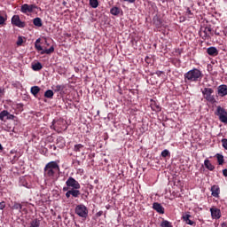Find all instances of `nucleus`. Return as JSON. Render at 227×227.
<instances>
[{
    "instance_id": "1",
    "label": "nucleus",
    "mask_w": 227,
    "mask_h": 227,
    "mask_svg": "<svg viewBox=\"0 0 227 227\" xmlns=\"http://www.w3.org/2000/svg\"><path fill=\"white\" fill-rule=\"evenodd\" d=\"M202 77L203 75L201 74V71L196 68L192 69L184 74L185 82H187V81H190L191 82H196L198 81H201Z\"/></svg>"
},
{
    "instance_id": "2",
    "label": "nucleus",
    "mask_w": 227,
    "mask_h": 227,
    "mask_svg": "<svg viewBox=\"0 0 227 227\" xmlns=\"http://www.w3.org/2000/svg\"><path fill=\"white\" fill-rule=\"evenodd\" d=\"M59 171V165L56 161H51L44 167V176L52 178Z\"/></svg>"
},
{
    "instance_id": "3",
    "label": "nucleus",
    "mask_w": 227,
    "mask_h": 227,
    "mask_svg": "<svg viewBox=\"0 0 227 227\" xmlns=\"http://www.w3.org/2000/svg\"><path fill=\"white\" fill-rule=\"evenodd\" d=\"M213 93H214V89L212 88H204V90H202V95L204 98L210 104H215V102H217L215 100V97L212 95Z\"/></svg>"
},
{
    "instance_id": "4",
    "label": "nucleus",
    "mask_w": 227,
    "mask_h": 227,
    "mask_svg": "<svg viewBox=\"0 0 227 227\" xmlns=\"http://www.w3.org/2000/svg\"><path fill=\"white\" fill-rule=\"evenodd\" d=\"M215 116H218L222 123H227V112L222 106H217L216 111L215 112Z\"/></svg>"
},
{
    "instance_id": "5",
    "label": "nucleus",
    "mask_w": 227,
    "mask_h": 227,
    "mask_svg": "<svg viewBox=\"0 0 227 227\" xmlns=\"http://www.w3.org/2000/svg\"><path fill=\"white\" fill-rule=\"evenodd\" d=\"M74 212L79 217H82L83 219H86L88 217V207L84 206V204L77 205Z\"/></svg>"
},
{
    "instance_id": "6",
    "label": "nucleus",
    "mask_w": 227,
    "mask_h": 227,
    "mask_svg": "<svg viewBox=\"0 0 227 227\" xmlns=\"http://www.w3.org/2000/svg\"><path fill=\"white\" fill-rule=\"evenodd\" d=\"M67 187H69L71 189H81V184L75 178L70 176L67 182H66Z\"/></svg>"
},
{
    "instance_id": "7",
    "label": "nucleus",
    "mask_w": 227,
    "mask_h": 227,
    "mask_svg": "<svg viewBox=\"0 0 227 227\" xmlns=\"http://www.w3.org/2000/svg\"><path fill=\"white\" fill-rule=\"evenodd\" d=\"M36 9H38V6H36L35 4H25L21 5L20 12L22 13H33V12H35V10H36Z\"/></svg>"
},
{
    "instance_id": "8",
    "label": "nucleus",
    "mask_w": 227,
    "mask_h": 227,
    "mask_svg": "<svg viewBox=\"0 0 227 227\" xmlns=\"http://www.w3.org/2000/svg\"><path fill=\"white\" fill-rule=\"evenodd\" d=\"M12 24L16 27H26V22L20 20V16L19 15H14L12 18Z\"/></svg>"
},
{
    "instance_id": "9",
    "label": "nucleus",
    "mask_w": 227,
    "mask_h": 227,
    "mask_svg": "<svg viewBox=\"0 0 227 227\" xmlns=\"http://www.w3.org/2000/svg\"><path fill=\"white\" fill-rule=\"evenodd\" d=\"M71 196H73V198H79V196H81V192L79 189L72 188L66 192V198H70Z\"/></svg>"
},
{
    "instance_id": "10",
    "label": "nucleus",
    "mask_w": 227,
    "mask_h": 227,
    "mask_svg": "<svg viewBox=\"0 0 227 227\" xmlns=\"http://www.w3.org/2000/svg\"><path fill=\"white\" fill-rule=\"evenodd\" d=\"M218 97H226L227 95V86L224 84L219 85L217 87Z\"/></svg>"
},
{
    "instance_id": "11",
    "label": "nucleus",
    "mask_w": 227,
    "mask_h": 227,
    "mask_svg": "<svg viewBox=\"0 0 227 227\" xmlns=\"http://www.w3.org/2000/svg\"><path fill=\"white\" fill-rule=\"evenodd\" d=\"M210 212L213 219H221V209L217 207H211Z\"/></svg>"
},
{
    "instance_id": "12",
    "label": "nucleus",
    "mask_w": 227,
    "mask_h": 227,
    "mask_svg": "<svg viewBox=\"0 0 227 227\" xmlns=\"http://www.w3.org/2000/svg\"><path fill=\"white\" fill-rule=\"evenodd\" d=\"M153 208L158 212V214H164V207H162V205H160L159 202H154L153 204Z\"/></svg>"
},
{
    "instance_id": "13",
    "label": "nucleus",
    "mask_w": 227,
    "mask_h": 227,
    "mask_svg": "<svg viewBox=\"0 0 227 227\" xmlns=\"http://www.w3.org/2000/svg\"><path fill=\"white\" fill-rule=\"evenodd\" d=\"M61 123H65V121L63 120H53L52 124L51 125V129H53V130H57V129H61V127H59V125H61Z\"/></svg>"
},
{
    "instance_id": "14",
    "label": "nucleus",
    "mask_w": 227,
    "mask_h": 227,
    "mask_svg": "<svg viewBox=\"0 0 227 227\" xmlns=\"http://www.w3.org/2000/svg\"><path fill=\"white\" fill-rule=\"evenodd\" d=\"M207 52L209 56H217L219 54V51L215 47H209L207 49Z\"/></svg>"
},
{
    "instance_id": "15",
    "label": "nucleus",
    "mask_w": 227,
    "mask_h": 227,
    "mask_svg": "<svg viewBox=\"0 0 227 227\" xmlns=\"http://www.w3.org/2000/svg\"><path fill=\"white\" fill-rule=\"evenodd\" d=\"M211 194L214 196V198H219V186L217 185H213L211 187Z\"/></svg>"
},
{
    "instance_id": "16",
    "label": "nucleus",
    "mask_w": 227,
    "mask_h": 227,
    "mask_svg": "<svg viewBox=\"0 0 227 227\" xmlns=\"http://www.w3.org/2000/svg\"><path fill=\"white\" fill-rule=\"evenodd\" d=\"M204 166L208 169L209 171H214L215 169V167L210 163V160H204Z\"/></svg>"
},
{
    "instance_id": "17",
    "label": "nucleus",
    "mask_w": 227,
    "mask_h": 227,
    "mask_svg": "<svg viewBox=\"0 0 227 227\" xmlns=\"http://www.w3.org/2000/svg\"><path fill=\"white\" fill-rule=\"evenodd\" d=\"M42 68H43V66H42V63L40 62L32 65V69L35 70V72H38L39 70H42Z\"/></svg>"
},
{
    "instance_id": "18",
    "label": "nucleus",
    "mask_w": 227,
    "mask_h": 227,
    "mask_svg": "<svg viewBox=\"0 0 227 227\" xmlns=\"http://www.w3.org/2000/svg\"><path fill=\"white\" fill-rule=\"evenodd\" d=\"M191 215H184L183 219L186 223V224H190V226H192L194 223L190 219Z\"/></svg>"
},
{
    "instance_id": "19",
    "label": "nucleus",
    "mask_w": 227,
    "mask_h": 227,
    "mask_svg": "<svg viewBox=\"0 0 227 227\" xmlns=\"http://www.w3.org/2000/svg\"><path fill=\"white\" fill-rule=\"evenodd\" d=\"M153 24H155L157 27H160V26H162V20H160V18H159V16L153 17Z\"/></svg>"
},
{
    "instance_id": "20",
    "label": "nucleus",
    "mask_w": 227,
    "mask_h": 227,
    "mask_svg": "<svg viewBox=\"0 0 227 227\" xmlns=\"http://www.w3.org/2000/svg\"><path fill=\"white\" fill-rule=\"evenodd\" d=\"M33 24H34V26H36L37 27H42V26H43V24L42 23V19H40V18L34 19Z\"/></svg>"
},
{
    "instance_id": "21",
    "label": "nucleus",
    "mask_w": 227,
    "mask_h": 227,
    "mask_svg": "<svg viewBox=\"0 0 227 227\" xmlns=\"http://www.w3.org/2000/svg\"><path fill=\"white\" fill-rule=\"evenodd\" d=\"M30 91H31L32 95H34V97H36V95H38V93H40V87L34 86L31 88Z\"/></svg>"
},
{
    "instance_id": "22",
    "label": "nucleus",
    "mask_w": 227,
    "mask_h": 227,
    "mask_svg": "<svg viewBox=\"0 0 227 227\" xmlns=\"http://www.w3.org/2000/svg\"><path fill=\"white\" fill-rule=\"evenodd\" d=\"M8 116H10V113L6 110L0 113V120H2V121H4V118H8Z\"/></svg>"
},
{
    "instance_id": "23",
    "label": "nucleus",
    "mask_w": 227,
    "mask_h": 227,
    "mask_svg": "<svg viewBox=\"0 0 227 227\" xmlns=\"http://www.w3.org/2000/svg\"><path fill=\"white\" fill-rule=\"evenodd\" d=\"M151 108L153 111H155L156 113L160 112V106L157 105V103L153 102L151 104Z\"/></svg>"
},
{
    "instance_id": "24",
    "label": "nucleus",
    "mask_w": 227,
    "mask_h": 227,
    "mask_svg": "<svg viewBox=\"0 0 227 227\" xmlns=\"http://www.w3.org/2000/svg\"><path fill=\"white\" fill-rule=\"evenodd\" d=\"M54 52V46H51L49 49L43 50L41 54H52Z\"/></svg>"
},
{
    "instance_id": "25",
    "label": "nucleus",
    "mask_w": 227,
    "mask_h": 227,
    "mask_svg": "<svg viewBox=\"0 0 227 227\" xmlns=\"http://www.w3.org/2000/svg\"><path fill=\"white\" fill-rule=\"evenodd\" d=\"M44 97L46 98H52V97H54V91L48 90L44 92Z\"/></svg>"
},
{
    "instance_id": "26",
    "label": "nucleus",
    "mask_w": 227,
    "mask_h": 227,
    "mask_svg": "<svg viewBox=\"0 0 227 227\" xmlns=\"http://www.w3.org/2000/svg\"><path fill=\"white\" fill-rule=\"evenodd\" d=\"M216 157H217L218 164L220 166H223V164H224V156H223L222 154H216Z\"/></svg>"
},
{
    "instance_id": "27",
    "label": "nucleus",
    "mask_w": 227,
    "mask_h": 227,
    "mask_svg": "<svg viewBox=\"0 0 227 227\" xmlns=\"http://www.w3.org/2000/svg\"><path fill=\"white\" fill-rule=\"evenodd\" d=\"M30 224V227H40V220L34 219Z\"/></svg>"
},
{
    "instance_id": "28",
    "label": "nucleus",
    "mask_w": 227,
    "mask_h": 227,
    "mask_svg": "<svg viewBox=\"0 0 227 227\" xmlns=\"http://www.w3.org/2000/svg\"><path fill=\"white\" fill-rule=\"evenodd\" d=\"M91 8H98V0H90Z\"/></svg>"
},
{
    "instance_id": "29",
    "label": "nucleus",
    "mask_w": 227,
    "mask_h": 227,
    "mask_svg": "<svg viewBox=\"0 0 227 227\" xmlns=\"http://www.w3.org/2000/svg\"><path fill=\"white\" fill-rule=\"evenodd\" d=\"M110 12L112 15H120V8L118 7H113Z\"/></svg>"
},
{
    "instance_id": "30",
    "label": "nucleus",
    "mask_w": 227,
    "mask_h": 227,
    "mask_svg": "<svg viewBox=\"0 0 227 227\" xmlns=\"http://www.w3.org/2000/svg\"><path fill=\"white\" fill-rule=\"evenodd\" d=\"M203 33L205 34V36H208V35H210V33H212V28L208 27H206L204 28Z\"/></svg>"
},
{
    "instance_id": "31",
    "label": "nucleus",
    "mask_w": 227,
    "mask_h": 227,
    "mask_svg": "<svg viewBox=\"0 0 227 227\" xmlns=\"http://www.w3.org/2000/svg\"><path fill=\"white\" fill-rule=\"evenodd\" d=\"M13 210H22V205L19 203H14L12 206Z\"/></svg>"
},
{
    "instance_id": "32",
    "label": "nucleus",
    "mask_w": 227,
    "mask_h": 227,
    "mask_svg": "<svg viewBox=\"0 0 227 227\" xmlns=\"http://www.w3.org/2000/svg\"><path fill=\"white\" fill-rule=\"evenodd\" d=\"M82 148H84V145H82V144H78L74 145V152H81Z\"/></svg>"
},
{
    "instance_id": "33",
    "label": "nucleus",
    "mask_w": 227,
    "mask_h": 227,
    "mask_svg": "<svg viewBox=\"0 0 227 227\" xmlns=\"http://www.w3.org/2000/svg\"><path fill=\"white\" fill-rule=\"evenodd\" d=\"M54 91H63V90H65V86L63 85H57L54 87Z\"/></svg>"
},
{
    "instance_id": "34",
    "label": "nucleus",
    "mask_w": 227,
    "mask_h": 227,
    "mask_svg": "<svg viewBox=\"0 0 227 227\" xmlns=\"http://www.w3.org/2000/svg\"><path fill=\"white\" fill-rule=\"evenodd\" d=\"M161 226L162 227H173V225H171V223L168 220L163 221L161 223Z\"/></svg>"
},
{
    "instance_id": "35",
    "label": "nucleus",
    "mask_w": 227,
    "mask_h": 227,
    "mask_svg": "<svg viewBox=\"0 0 227 227\" xmlns=\"http://www.w3.org/2000/svg\"><path fill=\"white\" fill-rule=\"evenodd\" d=\"M186 15L189 17V19H192L193 13L189 7L186 8Z\"/></svg>"
},
{
    "instance_id": "36",
    "label": "nucleus",
    "mask_w": 227,
    "mask_h": 227,
    "mask_svg": "<svg viewBox=\"0 0 227 227\" xmlns=\"http://www.w3.org/2000/svg\"><path fill=\"white\" fill-rule=\"evenodd\" d=\"M169 155V151L168 149H165L164 151L161 152V157H168Z\"/></svg>"
},
{
    "instance_id": "37",
    "label": "nucleus",
    "mask_w": 227,
    "mask_h": 227,
    "mask_svg": "<svg viewBox=\"0 0 227 227\" xmlns=\"http://www.w3.org/2000/svg\"><path fill=\"white\" fill-rule=\"evenodd\" d=\"M16 43L17 45H22V43H24V40L22 39V37L19 36Z\"/></svg>"
},
{
    "instance_id": "38",
    "label": "nucleus",
    "mask_w": 227,
    "mask_h": 227,
    "mask_svg": "<svg viewBox=\"0 0 227 227\" xmlns=\"http://www.w3.org/2000/svg\"><path fill=\"white\" fill-rule=\"evenodd\" d=\"M222 144H223V148L225 150H227V139L226 138L222 139Z\"/></svg>"
},
{
    "instance_id": "39",
    "label": "nucleus",
    "mask_w": 227,
    "mask_h": 227,
    "mask_svg": "<svg viewBox=\"0 0 227 227\" xmlns=\"http://www.w3.org/2000/svg\"><path fill=\"white\" fill-rule=\"evenodd\" d=\"M4 22H6V19H4L3 16H0V26L4 24Z\"/></svg>"
},
{
    "instance_id": "40",
    "label": "nucleus",
    "mask_w": 227,
    "mask_h": 227,
    "mask_svg": "<svg viewBox=\"0 0 227 227\" xmlns=\"http://www.w3.org/2000/svg\"><path fill=\"white\" fill-rule=\"evenodd\" d=\"M35 49H36L37 51H43V48L42 47V45H40V44H38V43H35Z\"/></svg>"
},
{
    "instance_id": "41",
    "label": "nucleus",
    "mask_w": 227,
    "mask_h": 227,
    "mask_svg": "<svg viewBox=\"0 0 227 227\" xmlns=\"http://www.w3.org/2000/svg\"><path fill=\"white\" fill-rule=\"evenodd\" d=\"M6 207V203L4 201L0 202V210H3Z\"/></svg>"
},
{
    "instance_id": "42",
    "label": "nucleus",
    "mask_w": 227,
    "mask_h": 227,
    "mask_svg": "<svg viewBox=\"0 0 227 227\" xmlns=\"http://www.w3.org/2000/svg\"><path fill=\"white\" fill-rule=\"evenodd\" d=\"M13 118H15V115L13 114H9V115H7V120H13Z\"/></svg>"
},
{
    "instance_id": "43",
    "label": "nucleus",
    "mask_w": 227,
    "mask_h": 227,
    "mask_svg": "<svg viewBox=\"0 0 227 227\" xmlns=\"http://www.w3.org/2000/svg\"><path fill=\"white\" fill-rule=\"evenodd\" d=\"M162 74H164V72H162V71L156 72V75H158V77H160V75H162Z\"/></svg>"
},
{
    "instance_id": "44",
    "label": "nucleus",
    "mask_w": 227,
    "mask_h": 227,
    "mask_svg": "<svg viewBox=\"0 0 227 227\" xmlns=\"http://www.w3.org/2000/svg\"><path fill=\"white\" fill-rule=\"evenodd\" d=\"M104 214L103 211H99L96 214L97 217H100Z\"/></svg>"
},
{
    "instance_id": "45",
    "label": "nucleus",
    "mask_w": 227,
    "mask_h": 227,
    "mask_svg": "<svg viewBox=\"0 0 227 227\" xmlns=\"http://www.w3.org/2000/svg\"><path fill=\"white\" fill-rule=\"evenodd\" d=\"M151 61V59L149 58V57H146L145 58V62L148 64V65H150V62Z\"/></svg>"
},
{
    "instance_id": "46",
    "label": "nucleus",
    "mask_w": 227,
    "mask_h": 227,
    "mask_svg": "<svg viewBox=\"0 0 227 227\" xmlns=\"http://www.w3.org/2000/svg\"><path fill=\"white\" fill-rule=\"evenodd\" d=\"M223 176H227V168H224L223 170Z\"/></svg>"
},
{
    "instance_id": "47",
    "label": "nucleus",
    "mask_w": 227,
    "mask_h": 227,
    "mask_svg": "<svg viewBox=\"0 0 227 227\" xmlns=\"http://www.w3.org/2000/svg\"><path fill=\"white\" fill-rule=\"evenodd\" d=\"M3 150H4V147H3V145L0 144V153L3 152Z\"/></svg>"
},
{
    "instance_id": "48",
    "label": "nucleus",
    "mask_w": 227,
    "mask_h": 227,
    "mask_svg": "<svg viewBox=\"0 0 227 227\" xmlns=\"http://www.w3.org/2000/svg\"><path fill=\"white\" fill-rule=\"evenodd\" d=\"M127 1L128 3H136V0H124Z\"/></svg>"
},
{
    "instance_id": "49",
    "label": "nucleus",
    "mask_w": 227,
    "mask_h": 227,
    "mask_svg": "<svg viewBox=\"0 0 227 227\" xmlns=\"http://www.w3.org/2000/svg\"><path fill=\"white\" fill-rule=\"evenodd\" d=\"M68 189H70V187H68V186L67 187H64L63 191H65V192L69 191Z\"/></svg>"
},
{
    "instance_id": "50",
    "label": "nucleus",
    "mask_w": 227,
    "mask_h": 227,
    "mask_svg": "<svg viewBox=\"0 0 227 227\" xmlns=\"http://www.w3.org/2000/svg\"><path fill=\"white\" fill-rule=\"evenodd\" d=\"M3 88H0V97H1V95H3Z\"/></svg>"
},
{
    "instance_id": "51",
    "label": "nucleus",
    "mask_w": 227,
    "mask_h": 227,
    "mask_svg": "<svg viewBox=\"0 0 227 227\" xmlns=\"http://www.w3.org/2000/svg\"><path fill=\"white\" fill-rule=\"evenodd\" d=\"M35 43H40V39H37L36 41H35Z\"/></svg>"
},
{
    "instance_id": "52",
    "label": "nucleus",
    "mask_w": 227,
    "mask_h": 227,
    "mask_svg": "<svg viewBox=\"0 0 227 227\" xmlns=\"http://www.w3.org/2000/svg\"><path fill=\"white\" fill-rule=\"evenodd\" d=\"M226 226V224L224 223H222V227H224Z\"/></svg>"
},
{
    "instance_id": "53",
    "label": "nucleus",
    "mask_w": 227,
    "mask_h": 227,
    "mask_svg": "<svg viewBox=\"0 0 227 227\" xmlns=\"http://www.w3.org/2000/svg\"><path fill=\"white\" fill-rule=\"evenodd\" d=\"M64 6H67V2H63Z\"/></svg>"
},
{
    "instance_id": "54",
    "label": "nucleus",
    "mask_w": 227,
    "mask_h": 227,
    "mask_svg": "<svg viewBox=\"0 0 227 227\" xmlns=\"http://www.w3.org/2000/svg\"><path fill=\"white\" fill-rule=\"evenodd\" d=\"M45 43H47V40H45Z\"/></svg>"
}]
</instances>
